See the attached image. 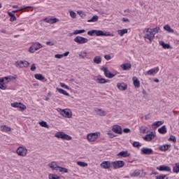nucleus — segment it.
<instances>
[{
	"instance_id": "nucleus-37",
	"label": "nucleus",
	"mask_w": 179,
	"mask_h": 179,
	"mask_svg": "<svg viewBox=\"0 0 179 179\" xmlns=\"http://www.w3.org/2000/svg\"><path fill=\"white\" fill-rule=\"evenodd\" d=\"M34 78L37 80H44L45 79V78L43 76V74H40V73L35 74Z\"/></svg>"
},
{
	"instance_id": "nucleus-53",
	"label": "nucleus",
	"mask_w": 179,
	"mask_h": 179,
	"mask_svg": "<svg viewBox=\"0 0 179 179\" xmlns=\"http://www.w3.org/2000/svg\"><path fill=\"white\" fill-rule=\"evenodd\" d=\"M169 141H171L173 142L174 143H176V142H177V138H176V136L171 135L170 138H169Z\"/></svg>"
},
{
	"instance_id": "nucleus-14",
	"label": "nucleus",
	"mask_w": 179,
	"mask_h": 179,
	"mask_svg": "<svg viewBox=\"0 0 179 179\" xmlns=\"http://www.w3.org/2000/svg\"><path fill=\"white\" fill-rule=\"evenodd\" d=\"M157 72H159V67H155L154 69H151L150 70H148L146 73H145V76H155L156 75V73H157Z\"/></svg>"
},
{
	"instance_id": "nucleus-36",
	"label": "nucleus",
	"mask_w": 179,
	"mask_h": 179,
	"mask_svg": "<svg viewBox=\"0 0 179 179\" xmlns=\"http://www.w3.org/2000/svg\"><path fill=\"white\" fill-rule=\"evenodd\" d=\"M139 131H140L141 134H146V133L149 132V131H148V127L145 126L140 127Z\"/></svg>"
},
{
	"instance_id": "nucleus-48",
	"label": "nucleus",
	"mask_w": 179,
	"mask_h": 179,
	"mask_svg": "<svg viewBox=\"0 0 179 179\" xmlns=\"http://www.w3.org/2000/svg\"><path fill=\"white\" fill-rule=\"evenodd\" d=\"M86 30L85 29H80V30H75L74 31V34L78 35V34H82L83 33H85Z\"/></svg>"
},
{
	"instance_id": "nucleus-12",
	"label": "nucleus",
	"mask_w": 179,
	"mask_h": 179,
	"mask_svg": "<svg viewBox=\"0 0 179 179\" xmlns=\"http://www.w3.org/2000/svg\"><path fill=\"white\" fill-rule=\"evenodd\" d=\"M156 135L153 134L152 131H151L150 134H146L145 136L143 137V139L146 142H150V141H153L155 139Z\"/></svg>"
},
{
	"instance_id": "nucleus-26",
	"label": "nucleus",
	"mask_w": 179,
	"mask_h": 179,
	"mask_svg": "<svg viewBox=\"0 0 179 179\" xmlns=\"http://www.w3.org/2000/svg\"><path fill=\"white\" fill-rule=\"evenodd\" d=\"M171 145L170 144H164L163 145H160L159 147V150L162 152H166V150H169V148H171Z\"/></svg>"
},
{
	"instance_id": "nucleus-56",
	"label": "nucleus",
	"mask_w": 179,
	"mask_h": 179,
	"mask_svg": "<svg viewBox=\"0 0 179 179\" xmlns=\"http://www.w3.org/2000/svg\"><path fill=\"white\" fill-rule=\"evenodd\" d=\"M36 69H37V68L36 67V64H33L31 66V71L32 72H34L36 71Z\"/></svg>"
},
{
	"instance_id": "nucleus-19",
	"label": "nucleus",
	"mask_w": 179,
	"mask_h": 179,
	"mask_svg": "<svg viewBox=\"0 0 179 179\" xmlns=\"http://www.w3.org/2000/svg\"><path fill=\"white\" fill-rule=\"evenodd\" d=\"M117 89H119V90L124 91L127 90L128 85H127V84H125L124 83H117Z\"/></svg>"
},
{
	"instance_id": "nucleus-51",
	"label": "nucleus",
	"mask_w": 179,
	"mask_h": 179,
	"mask_svg": "<svg viewBox=\"0 0 179 179\" xmlns=\"http://www.w3.org/2000/svg\"><path fill=\"white\" fill-rule=\"evenodd\" d=\"M69 13H70V16H71V17H72V19H76V13H75L73 10H70Z\"/></svg>"
},
{
	"instance_id": "nucleus-16",
	"label": "nucleus",
	"mask_w": 179,
	"mask_h": 179,
	"mask_svg": "<svg viewBox=\"0 0 179 179\" xmlns=\"http://www.w3.org/2000/svg\"><path fill=\"white\" fill-rule=\"evenodd\" d=\"M48 167H50V169H52V171H58V169L59 167V166H58L57 164V162H52L48 164Z\"/></svg>"
},
{
	"instance_id": "nucleus-8",
	"label": "nucleus",
	"mask_w": 179,
	"mask_h": 179,
	"mask_svg": "<svg viewBox=\"0 0 179 179\" xmlns=\"http://www.w3.org/2000/svg\"><path fill=\"white\" fill-rule=\"evenodd\" d=\"M15 66L17 68H28V66L30 65V63L27 61H17L15 64Z\"/></svg>"
},
{
	"instance_id": "nucleus-62",
	"label": "nucleus",
	"mask_w": 179,
	"mask_h": 179,
	"mask_svg": "<svg viewBox=\"0 0 179 179\" xmlns=\"http://www.w3.org/2000/svg\"><path fill=\"white\" fill-rule=\"evenodd\" d=\"M166 178V175H162L156 177V179H164Z\"/></svg>"
},
{
	"instance_id": "nucleus-20",
	"label": "nucleus",
	"mask_w": 179,
	"mask_h": 179,
	"mask_svg": "<svg viewBox=\"0 0 179 179\" xmlns=\"http://www.w3.org/2000/svg\"><path fill=\"white\" fill-rule=\"evenodd\" d=\"M98 83L100 85H103L104 83H108L110 82V80H106V78H101V76H99L96 79Z\"/></svg>"
},
{
	"instance_id": "nucleus-35",
	"label": "nucleus",
	"mask_w": 179,
	"mask_h": 179,
	"mask_svg": "<svg viewBox=\"0 0 179 179\" xmlns=\"http://www.w3.org/2000/svg\"><path fill=\"white\" fill-rule=\"evenodd\" d=\"M93 62L94 64H101V57L96 56L94 57Z\"/></svg>"
},
{
	"instance_id": "nucleus-31",
	"label": "nucleus",
	"mask_w": 179,
	"mask_h": 179,
	"mask_svg": "<svg viewBox=\"0 0 179 179\" xmlns=\"http://www.w3.org/2000/svg\"><path fill=\"white\" fill-rule=\"evenodd\" d=\"M1 131L2 132H10L11 129L10 127L6 126V125H2L0 127Z\"/></svg>"
},
{
	"instance_id": "nucleus-44",
	"label": "nucleus",
	"mask_w": 179,
	"mask_h": 179,
	"mask_svg": "<svg viewBox=\"0 0 179 179\" xmlns=\"http://www.w3.org/2000/svg\"><path fill=\"white\" fill-rule=\"evenodd\" d=\"M97 20H99V16L97 15H94L92 19H90L87 20V22L89 23L92 22H97Z\"/></svg>"
},
{
	"instance_id": "nucleus-6",
	"label": "nucleus",
	"mask_w": 179,
	"mask_h": 179,
	"mask_svg": "<svg viewBox=\"0 0 179 179\" xmlns=\"http://www.w3.org/2000/svg\"><path fill=\"white\" fill-rule=\"evenodd\" d=\"M101 71L104 73L106 78H108V79H113V78L115 77V75L110 72V70L107 67H101Z\"/></svg>"
},
{
	"instance_id": "nucleus-30",
	"label": "nucleus",
	"mask_w": 179,
	"mask_h": 179,
	"mask_svg": "<svg viewBox=\"0 0 179 179\" xmlns=\"http://www.w3.org/2000/svg\"><path fill=\"white\" fill-rule=\"evenodd\" d=\"M35 51H38V50H40V48H43V45H41V43L36 42L32 44Z\"/></svg>"
},
{
	"instance_id": "nucleus-15",
	"label": "nucleus",
	"mask_w": 179,
	"mask_h": 179,
	"mask_svg": "<svg viewBox=\"0 0 179 179\" xmlns=\"http://www.w3.org/2000/svg\"><path fill=\"white\" fill-rule=\"evenodd\" d=\"M101 167L105 170H107L111 167V162L110 161H103L101 164Z\"/></svg>"
},
{
	"instance_id": "nucleus-41",
	"label": "nucleus",
	"mask_w": 179,
	"mask_h": 179,
	"mask_svg": "<svg viewBox=\"0 0 179 179\" xmlns=\"http://www.w3.org/2000/svg\"><path fill=\"white\" fill-rule=\"evenodd\" d=\"M39 125H41V127H43V128H47L48 129L50 128V125H48L47 122L44 121L39 122Z\"/></svg>"
},
{
	"instance_id": "nucleus-1",
	"label": "nucleus",
	"mask_w": 179,
	"mask_h": 179,
	"mask_svg": "<svg viewBox=\"0 0 179 179\" xmlns=\"http://www.w3.org/2000/svg\"><path fill=\"white\" fill-rule=\"evenodd\" d=\"M94 34H96V36H105V37L111 36V34L110 32H103L101 30L92 29L91 31H87L88 36H94Z\"/></svg>"
},
{
	"instance_id": "nucleus-21",
	"label": "nucleus",
	"mask_w": 179,
	"mask_h": 179,
	"mask_svg": "<svg viewBox=\"0 0 179 179\" xmlns=\"http://www.w3.org/2000/svg\"><path fill=\"white\" fill-rule=\"evenodd\" d=\"M157 170H159V171H171V169H170L169 166H166L164 165H162L159 167H157Z\"/></svg>"
},
{
	"instance_id": "nucleus-4",
	"label": "nucleus",
	"mask_w": 179,
	"mask_h": 179,
	"mask_svg": "<svg viewBox=\"0 0 179 179\" xmlns=\"http://www.w3.org/2000/svg\"><path fill=\"white\" fill-rule=\"evenodd\" d=\"M57 111L59 113L60 115L64 117V118H72V112L69 109L57 108Z\"/></svg>"
},
{
	"instance_id": "nucleus-18",
	"label": "nucleus",
	"mask_w": 179,
	"mask_h": 179,
	"mask_svg": "<svg viewBox=\"0 0 179 179\" xmlns=\"http://www.w3.org/2000/svg\"><path fill=\"white\" fill-rule=\"evenodd\" d=\"M44 22L46 23H49L50 24H54L55 23H57V22H59V20L57 18H45Z\"/></svg>"
},
{
	"instance_id": "nucleus-52",
	"label": "nucleus",
	"mask_w": 179,
	"mask_h": 179,
	"mask_svg": "<svg viewBox=\"0 0 179 179\" xmlns=\"http://www.w3.org/2000/svg\"><path fill=\"white\" fill-rule=\"evenodd\" d=\"M59 85H60L61 87H63L64 89H66L67 90H71V88H69L68 87V85H66L65 83H60Z\"/></svg>"
},
{
	"instance_id": "nucleus-55",
	"label": "nucleus",
	"mask_w": 179,
	"mask_h": 179,
	"mask_svg": "<svg viewBox=\"0 0 179 179\" xmlns=\"http://www.w3.org/2000/svg\"><path fill=\"white\" fill-rule=\"evenodd\" d=\"M159 30H160V27H155V28L152 29V33H154V34L159 33Z\"/></svg>"
},
{
	"instance_id": "nucleus-32",
	"label": "nucleus",
	"mask_w": 179,
	"mask_h": 179,
	"mask_svg": "<svg viewBox=\"0 0 179 179\" xmlns=\"http://www.w3.org/2000/svg\"><path fill=\"white\" fill-rule=\"evenodd\" d=\"M158 132L159 134H162V135H164V134H167V129L166 128V126H162L159 129H158Z\"/></svg>"
},
{
	"instance_id": "nucleus-43",
	"label": "nucleus",
	"mask_w": 179,
	"mask_h": 179,
	"mask_svg": "<svg viewBox=\"0 0 179 179\" xmlns=\"http://www.w3.org/2000/svg\"><path fill=\"white\" fill-rule=\"evenodd\" d=\"M1 79H4V80H6V83H9V82H10V80H12V79H16V78L9 76L7 77L2 78Z\"/></svg>"
},
{
	"instance_id": "nucleus-50",
	"label": "nucleus",
	"mask_w": 179,
	"mask_h": 179,
	"mask_svg": "<svg viewBox=\"0 0 179 179\" xmlns=\"http://www.w3.org/2000/svg\"><path fill=\"white\" fill-rule=\"evenodd\" d=\"M59 176H55V174L50 173L49 174V179H60Z\"/></svg>"
},
{
	"instance_id": "nucleus-57",
	"label": "nucleus",
	"mask_w": 179,
	"mask_h": 179,
	"mask_svg": "<svg viewBox=\"0 0 179 179\" xmlns=\"http://www.w3.org/2000/svg\"><path fill=\"white\" fill-rule=\"evenodd\" d=\"M141 146H142V144H141V143L138 141L135 142V148H141Z\"/></svg>"
},
{
	"instance_id": "nucleus-25",
	"label": "nucleus",
	"mask_w": 179,
	"mask_h": 179,
	"mask_svg": "<svg viewBox=\"0 0 179 179\" xmlns=\"http://www.w3.org/2000/svg\"><path fill=\"white\" fill-rule=\"evenodd\" d=\"M94 111H95V113H96V114L98 115H100L101 117H106V111H104L101 109L95 108Z\"/></svg>"
},
{
	"instance_id": "nucleus-54",
	"label": "nucleus",
	"mask_w": 179,
	"mask_h": 179,
	"mask_svg": "<svg viewBox=\"0 0 179 179\" xmlns=\"http://www.w3.org/2000/svg\"><path fill=\"white\" fill-rule=\"evenodd\" d=\"M29 52H31V54H34L36 52V50H34V47H33V45H31V47L29 48Z\"/></svg>"
},
{
	"instance_id": "nucleus-38",
	"label": "nucleus",
	"mask_w": 179,
	"mask_h": 179,
	"mask_svg": "<svg viewBox=\"0 0 179 179\" xmlns=\"http://www.w3.org/2000/svg\"><path fill=\"white\" fill-rule=\"evenodd\" d=\"M57 90L61 94H64V96H67L68 97H69V93L66 92V91L64 90L63 89L57 88Z\"/></svg>"
},
{
	"instance_id": "nucleus-64",
	"label": "nucleus",
	"mask_w": 179,
	"mask_h": 179,
	"mask_svg": "<svg viewBox=\"0 0 179 179\" xmlns=\"http://www.w3.org/2000/svg\"><path fill=\"white\" fill-rule=\"evenodd\" d=\"M142 94H143V97H148V93L145 90H143Z\"/></svg>"
},
{
	"instance_id": "nucleus-59",
	"label": "nucleus",
	"mask_w": 179,
	"mask_h": 179,
	"mask_svg": "<svg viewBox=\"0 0 179 179\" xmlns=\"http://www.w3.org/2000/svg\"><path fill=\"white\" fill-rule=\"evenodd\" d=\"M77 13H78V15H80V16L81 17H83V16H85V14L83 13V11H82V10L77 11Z\"/></svg>"
},
{
	"instance_id": "nucleus-63",
	"label": "nucleus",
	"mask_w": 179,
	"mask_h": 179,
	"mask_svg": "<svg viewBox=\"0 0 179 179\" xmlns=\"http://www.w3.org/2000/svg\"><path fill=\"white\" fill-rule=\"evenodd\" d=\"M108 135L110 136L111 139H113V138H115V136L114 135V134L111 132L108 133Z\"/></svg>"
},
{
	"instance_id": "nucleus-22",
	"label": "nucleus",
	"mask_w": 179,
	"mask_h": 179,
	"mask_svg": "<svg viewBox=\"0 0 179 179\" xmlns=\"http://www.w3.org/2000/svg\"><path fill=\"white\" fill-rule=\"evenodd\" d=\"M117 156H118V157H129L131 154H129L128 151H121L117 155Z\"/></svg>"
},
{
	"instance_id": "nucleus-9",
	"label": "nucleus",
	"mask_w": 179,
	"mask_h": 179,
	"mask_svg": "<svg viewBox=\"0 0 179 179\" xmlns=\"http://www.w3.org/2000/svg\"><path fill=\"white\" fill-rule=\"evenodd\" d=\"M75 43H77V44H86L87 41H89V39L87 38L83 37V36H76L74 38Z\"/></svg>"
},
{
	"instance_id": "nucleus-3",
	"label": "nucleus",
	"mask_w": 179,
	"mask_h": 179,
	"mask_svg": "<svg viewBox=\"0 0 179 179\" xmlns=\"http://www.w3.org/2000/svg\"><path fill=\"white\" fill-rule=\"evenodd\" d=\"M55 138L62 139V141H72V137L64 131H59L55 135Z\"/></svg>"
},
{
	"instance_id": "nucleus-40",
	"label": "nucleus",
	"mask_w": 179,
	"mask_h": 179,
	"mask_svg": "<svg viewBox=\"0 0 179 179\" xmlns=\"http://www.w3.org/2000/svg\"><path fill=\"white\" fill-rule=\"evenodd\" d=\"M58 170L59 173H62V174H64V173H68V169L62 166H59Z\"/></svg>"
},
{
	"instance_id": "nucleus-61",
	"label": "nucleus",
	"mask_w": 179,
	"mask_h": 179,
	"mask_svg": "<svg viewBox=\"0 0 179 179\" xmlns=\"http://www.w3.org/2000/svg\"><path fill=\"white\" fill-rule=\"evenodd\" d=\"M123 132L124 134H129V132H131V130L129 129H128V128H126V129H123Z\"/></svg>"
},
{
	"instance_id": "nucleus-28",
	"label": "nucleus",
	"mask_w": 179,
	"mask_h": 179,
	"mask_svg": "<svg viewBox=\"0 0 179 179\" xmlns=\"http://www.w3.org/2000/svg\"><path fill=\"white\" fill-rule=\"evenodd\" d=\"M163 124H164V122L163 121H157L152 124V127L155 129V128H159V127L163 125Z\"/></svg>"
},
{
	"instance_id": "nucleus-13",
	"label": "nucleus",
	"mask_w": 179,
	"mask_h": 179,
	"mask_svg": "<svg viewBox=\"0 0 179 179\" xmlns=\"http://www.w3.org/2000/svg\"><path fill=\"white\" fill-rule=\"evenodd\" d=\"M112 131L115 132V134H118L119 135L122 134V128H121L120 125H114L112 128Z\"/></svg>"
},
{
	"instance_id": "nucleus-34",
	"label": "nucleus",
	"mask_w": 179,
	"mask_h": 179,
	"mask_svg": "<svg viewBox=\"0 0 179 179\" xmlns=\"http://www.w3.org/2000/svg\"><path fill=\"white\" fill-rule=\"evenodd\" d=\"M164 30H165V31H168V33H174V29H171L169 24L164 27Z\"/></svg>"
},
{
	"instance_id": "nucleus-10",
	"label": "nucleus",
	"mask_w": 179,
	"mask_h": 179,
	"mask_svg": "<svg viewBox=\"0 0 179 179\" xmlns=\"http://www.w3.org/2000/svg\"><path fill=\"white\" fill-rule=\"evenodd\" d=\"M11 107H14L15 108H20L21 111H24L26 110V106L24 104L20 102H14L11 103Z\"/></svg>"
},
{
	"instance_id": "nucleus-11",
	"label": "nucleus",
	"mask_w": 179,
	"mask_h": 179,
	"mask_svg": "<svg viewBox=\"0 0 179 179\" xmlns=\"http://www.w3.org/2000/svg\"><path fill=\"white\" fill-rule=\"evenodd\" d=\"M112 165L113 166V169L116 170V169L124 167V166H125V162H124V161H115L112 162Z\"/></svg>"
},
{
	"instance_id": "nucleus-60",
	"label": "nucleus",
	"mask_w": 179,
	"mask_h": 179,
	"mask_svg": "<svg viewBox=\"0 0 179 179\" xmlns=\"http://www.w3.org/2000/svg\"><path fill=\"white\" fill-rule=\"evenodd\" d=\"M104 58L106 61H110V59H111V56H110V55H106L104 56Z\"/></svg>"
},
{
	"instance_id": "nucleus-42",
	"label": "nucleus",
	"mask_w": 179,
	"mask_h": 179,
	"mask_svg": "<svg viewBox=\"0 0 179 179\" xmlns=\"http://www.w3.org/2000/svg\"><path fill=\"white\" fill-rule=\"evenodd\" d=\"M87 56V52L86 51L81 52L79 54V57L82 58V59H85V58H86Z\"/></svg>"
},
{
	"instance_id": "nucleus-17",
	"label": "nucleus",
	"mask_w": 179,
	"mask_h": 179,
	"mask_svg": "<svg viewBox=\"0 0 179 179\" xmlns=\"http://www.w3.org/2000/svg\"><path fill=\"white\" fill-rule=\"evenodd\" d=\"M141 153L142 155H152V153H153V150L149 148H143L141 149Z\"/></svg>"
},
{
	"instance_id": "nucleus-29",
	"label": "nucleus",
	"mask_w": 179,
	"mask_h": 179,
	"mask_svg": "<svg viewBox=\"0 0 179 179\" xmlns=\"http://www.w3.org/2000/svg\"><path fill=\"white\" fill-rule=\"evenodd\" d=\"M0 89L1 90H6V85H5V78H0Z\"/></svg>"
},
{
	"instance_id": "nucleus-2",
	"label": "nucleus",
	"mask_w": 179,
	"mask_h": 179,
	"mask_svg": "<svg viewBox=\"0 0 179 179\" xmlns=\"http://www.w3.org/2000/svg\"><path fill=\"white\" fill-rule=\"evenodd\" d=\"M145 34V38L146 40H149L150 43H152L153 40L155 39V33H153V31L150 28H145L144 29Z\"/></svg>"
},
{
	"instance_id": "nucleus-7",
	"label": "nucleus",
	"mask_w": 179,
	"mask_h": 179,
	"mask_svg": "<svg viewBox=\"0 0 179 179\" xmlns=\"http://www.w3.org/2000/svg\"><path fill=\"white\" fill-rule=\"evenodd\" d=\"M99 134L100 133H90L87 134V139L88 142H96L99 139Z\"/></svg>"
},
{
	"instance_id": "nucleus-39",
	"label": "nucleus",
	"mask_w": 179,
	"mask_h": 179,
	"mask_svg": "<svg viewBox=\"0 0 179 179\" xmlns=\"http://www.w3.org/2000/svg\"><path fill=\"white\" fill-rule=\"evenodd\" d=\"M8 16L10 17V22H15L17 20L16 16H15V14L12 13L11 12H8Z\"/></svg>"
},
{
	"instance_id": "nucleus-23",
	"label": "nucleus",
	"mask_w": 179,
	"mask_h": 179,
	"mask_svg": "<svg viewBox=\"0 0 179 179\" xmlns=\"http://www.w3.org/2000/svg\"><path fill=\"white\" fill-rule=\"evenodd\" d=\"M132 65L130 63H125L120 65V68L122 69L123 71H128L131 69Z\"/></svg>"
},
{
	"instance_id": "nucleus-5",
	"label": "nucleus",
	"mask_w": 179,
	"mask_h": 179,
	"mask_svg": "<svg viewBox=\"0 0 179 179\" xmlns=\"http://www.w3.org/2000/svg\"><path fill=\"white\" fill-rule=\"evenodd\" d=\"M28 150L24 146H20L16 150V153L18 156L21 157H24L27 156Z\"/></svg>"
},
{
	"instance_id": "nucleus-27",
	"label": "nucleus",
	"mask_w": 179,
	"mask_h": 179,
	"mask_svg": "<svg viewBox=\"0 0 179 179\" xmlns=\"http://www.w3.org/2000/svg\"><path fill=\"white\" fill-rule=\"evenodd\" d=\"M159 45H161L164 50H170L171 46L169 43H165L164 41H159Z\"/></svg>"
},
{
	"instance_id": "nucleus-24",
	"label": "nucleus",
	"mask_w": 179,
	"mask_h": 179,
	"mask_svg": "<svg viewBox=\"0 0 179 179\" xmlns=\"http://www.w3.org/2000/svg\"><path fill=\"white\" fill-rule=\"evenodd\" d=\"M145 176H146V173L143 170H136V177H145Z\"/></svg>"
},
{
	"instance_id": "nucleus-58",
	"label": "nucleus",
	"mask_w": 179,
	"mask_h": 179,
	"mask_svg": "<svg viewBox=\"0 0 179 179\" xmlns=\"http://www.w3.org/2000/svg\"><path fill=\"white\" fill-rule=\"evenodd\" d=\"M63 57H64V55H59V54L55 55V58H57L58 59H61V58H62Z\"/></svg>"
},
{
	"instance_id": "nucleus-33",
	"label": "nucleus",
	"mask_w": 179,
	"mask_h": 179,
	"mask_svg": "<svg viewBox=\"0 0 179 179\" xmlns=\"http://www.w3.org/2000/svg\"><path fill=\"white\" fill-rule=\"evenodd\" d=\"M127 33H128V29H127L117 30V34H119V36H121V37H122L124 34H127Z\"/></svg>"
},
{
	"instance_id": "nucleus-47",
	"label": "nucleus",
	"mask_w": 179,
	"mask_h": 179,
	"mask_svg": "<svg viewBox=\"0 0 179 179\" xmlns=\"http://www.w3.org/2000/svg\"><path fill=\"white\" fill-rule=\"evenodd\" d=\"M31 8V6H27L24 8H20V9H18V10H13V13H17V12H20L22 10H23L24 9H30Z\"/></svg>"
},
{
	"instance_id": "nucleus-46",
	"label": "nucleus",
	"mask_w": 179,
	"mask_h": 179,
	"mask_svg": "<svg viewBox=\"0 0 179 179\" xmlns=\"http://www.w3.org/2000/svg\"><path fill=\"white\" fill-rule=\"evenodd\" d=\"M173 173H179V164H176V166L173 169Z\"/></svg>"
},
{
	"instance_id": "nucleus-49",
	"label": "nucleus",
	"mask_w": 179,
	"mask_h": 179,
	"mask_svg": "<svg viewBox=\"0 0 179 179\" xmlns=\"http://www.w3.org/2000/svg\"><path fill=\"white\" fill-rule=\"evenodd\" d=\"M135 87H141V82L138 78H135Z\"/></svg>"
},
{
	"instance_id": "nucleus-45",
	"label": "nucleus",
	"mask_w": 179,
	"mask_h": 179,
	"mask_svg": "<svg viewBox=\"0 0 179 179\" xmlns=\"http://www.w3.org/2000/svg\"><path fill=\"white\" fill-rule=\"evenodd\" d=\"M78 166H80V167H87V163L78 161L77 162Z\"/></svg>"
}]
</instances>
